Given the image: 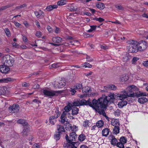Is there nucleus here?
Wrapping results in <instances>:
<instances>
[{"label": "nucleus", "mask_w": 148, "mask_h": 148, "mask_svg": "<svg viewBox=\"0 0 148 148\" xmlns=\"http://www.w3.org/2000/svg\"><path fill=\"white\" fill-rule=\"evenodd\" d=\"M36 36L38 38H40L41 36V33L40 32L37 31L35 34Z\"/></svg>", "instance_id": "55"}, {"label": "nucleus", "mask_w": 148, "mask_h": 148, "mask_svg": "<svg viewBox=\"0 0 148 148\" xmlns=\"http://www.w3.org/2000/svg\"><path fill=\"white\" fill-rule=\"evenodd\" d=\"M42 93L48 96L53 97L54 96H58L60 94L62 93L61 91H55L53 90H48L46 89L43 90Z\"/></svg>", "instance_id": "7"}, {"label": "nucleus", "mask_w": 148, "mask_h": 148, "mask_svg": "<svg viewBox=\"0 0 148 148\" xmlns=\"http://www.w3.org/2000/svg\"><path fill=\"white\" fill-rule=\"evenodd\" d=\"M136 32L138 34L142 35L143 36H145L147 33V32H145L144 29L143 28L137 29H136Z\"/></svg>", "instance_id": "20"}, {"label": "nucleus", "mask_w": 148, "mask_h": 148, "mask_svg": "<svg viewBox=\"0 0 148 148\" xmlns=\"http://www.w3.org/2000/svg\"><path fill=\"white\" fill-rule=\"evenodd\" d=\"M35 22L36 25L37 26V27L38 28H40V26L38 21L37 20H36L35 21Z\"/></svg>", "instance_id": "59"}, {"label": "nucleus", "mask_w": 148, "mask_h": 148, "mask_svg": "<svg viewBox=\"0 0 148 148\" xmlns=\"http://www.w3.org/2000/svg\"><path fill=\"white\" fill-rule=\"evenodd\" d=\"M94 20H95L96 21H98L99 22H101L103 21H104V19L101 17L97 18L96 17L94 18H93Z\"/></svg>", "instance_id": "43"}, {"label": "nucleus", "mask_w": 148, "mask_h": 148, "mask_svg": "<svg viewBox=\"0 0 148 148\" xmlns=\"http://www.w3.org/2000/svg\"><path fill=\"white\" fill-rule=\"evenodd\" d=\"M66 82V81L64 79H62L57 83L56 86L58 88L63 87L65 85Z\"/></svg>", "instance_id": "12"}, {"label": "nucleus", "mask_w": 148, "mask_h": 148, "mask_svg": "<svg viewBox=\"0 0 148 148\" xmlns=\"http://www.w3.org/2000/svg\"><path fill=\"white\" fill-rule=\"evenodd\" d=\"M4 31L6 35L8 36L9 37L10 36V30L8 28H5L4 29Z\"/></svg>", "instance_id": "47"}, {"label": "nucleus", "mask_w": 148, "mask_h": 148, "mask_svg": "<svg viewBox=\"0 0 148 148\" xmlns=\"http://www.w3.org/2000/svg\"><path fill=\"white\" fill-rule=\"evenodd\" d=\"M70 91L71 92V94L72 95H74L76 92V91L74 89H71Z\"/></svg>", "instance_id": "64"}, {"label": "nucleus", "mask_w": 148, "mask_h": 148, "mask_svg": "<svg viewBox=\"0 0 148 148\" xmlns=\"http://www.w3.org/2000/svg\"><path fill=\"white\" fill-rule=\"evenodd\" d=\"M14 23L16 27H20L21 25V24L17 22L14 21Z\"/></svg>", "instance_id": "62"}, {"label": "nucleus", "mask_w": 148, "mask_h": 148, "mask_svg": "<svg viewBox=\"0 0 148 148\" xmlns=\"http://www.w3.org/2000/svg\"><path fill=\"white\" fill-rule=\"evenodd\" d=\"M17 123L22 124L24 126H26L27 124V122L23 119H20L17 121Z\"/></svg>", "instance_id": "28"}, {"label": "nucleus", "mask_w": 148, "mask_h": 148, "mask_svg": "<svg viewBox=\"0 0 148 148\" xmlns=\"http://www.w3.org/2000/svg\"><path fill=\"white\" fill-rule=\"evenodd\" d=\"M119 126L114 127L113 129V132L114 134H117L119 133Z\"/></svg>", "instance_id": "32"}, {"label": "nucleus", "mask_w": 148, "mask_h": 148, "mask_svg": "<svg viewBox=\"0 0 148 148\" xmlns=\"http://www.w3.org/2000/svg\"><path fill=\"white\" fill-rule=\"evenodd\" d=\"M137 46L138 51H140L145 50L148 46L147 42L142 40L138 42Z\"/></svg>", "instance_id": "9"}, {"label": "nucleus", "mask_w": 148, "mask_h": 148, "mask_svg": "<svg viewBox=\"0 0 148 148\" xmlns=\"http://www.w3.org/2000/svg\"><path fill=\"white\" fill-rule=\"evenodd\" d=\"M139 59V58L136 57H134L132 60V64H135V63Z\"/></svg>", "instance_id": "53"}, {"label": "nucleus", "mask_w": 148, "mask_h": 148, "mask_svg": "<svg viewBox=\"0 0 148 148\" xmlns=\"http://www.w3.org/2000/svg\"><path fill=\"white\" fill-rule=\"evenodd\" d=\"M87 61L88 62H92L93 61V59L91 58L90 56H87L86 57Z\"/></svg>", "instance_id": "58"}, {"label": "nucleus", "mask_w": 148, "mask_h": 148, "mask_svg": "<svg viewBox=\"0 0 148 148\" xmlns=\"http://www.w3.org/2000/svg\"><path fill=\"white\" fill-rule=\"evenodd\" d=\"M130 58V56H125L123 57L122 60L123 62H127L129 61Z\"/></svg>", "instance_id": "34"}, {"label": "nucleus", "mask_w": 148, "mask_h": 148, "mask_svg": "<svg viewBox=\"0 0 148 148\" xmlns=\"http://www.w3.org/2000/svg\"><path fill=\"white\" fill-rule=\"evenodd\" d=\"M56 121V120L55 119V117L53 116V115L50 116L49 118V123L52 125H54L55 122Z\"/></svg>", "instance_id": "25"}, {"label": "nucleus", "mask_w": 148, "mask_h": 148, "mask_svg": "<svg viewBox=\"0 0 148 148\" xmlns=\"http://www.w3.org/2000/svg\"><path fill=\"white\" fill-rule=\"evenodd\" d=\"M129 45L127 47L128 51L130 53L137 52L138 50L137 44L138 42L134 40H130L129 41Z\"/></svg>", "instance_id": "3"}, {"label": "nucleus", "mask_w": 148, "mask_h": 148, "mask_svg": "<svg viewBox=\"0 0 148 148\" xmlns=\"http://www.w3.org/2000/svg\"><path fill=\"white\" fill-rule=\"evenodd\" d=\"M110 130L108 128H105L102 130V135L103 136H107L109 134Z\"/></svg>", "instance_id": "17"}, {"label": "nucleus", "mask_w": 148, "mask_h": 148, "mask_svg": "<svg viewBox=\"0 0 148 148\" xmlns=\"http://www.w3.org/2000/svg\"><path fill=\"white\" fill-rule=\"evenodd\" d=\"M90 27L91 28V29L92 30V31L95 30L96 27H97V25H90Z\"/></svg>", "instance_id": "63"}, {"label": "nucleus", "mask_w": 148, "mask_h": 148, "mask_svg": "<svg viewBox=\"0 0 148 148\" xmlns=\"http://www.w3.org/2000/svg\"><path fill=\"white\" fill-rule=\"evenodd\" d=\"M116 8L119 10H122L123 9V8L121 5L116 6Z\"/></svg>", "instance_id": "60"}, {"label": "nucleus", "mask_w": 148, "mask_h": 148, "mask_svg": "<svg viewBox=\"0 0 148 148\" xmlns=\"http://www.w3.org/2000/svg\"><path fill=\"white\" fill-rule=\"evenodd\" d=\"M84 64V66H85V68H91L92 67V65L88 62H85Z\"/></svg>", "instance_id": "49"}, {"label": "nucleus", "mask_w": 148, "mask_h": 148, "mask_svg": "<svg viewBox=\"0 0 148 148\" xmlns=\"http://www.w3.org/2000/svg\"><path fill=\"white\" fill-rule=\"evenodd\" d=\"M22 86L23 87H28L29 86V83L24 82L22 83Z\"/></svg>", "instance_id": "57"}, {"label": "nucleus", "mask_w": 148, "mask_h": 148, "mask_svg": "<svg viewBox=\"0 0 148 148\" xmlns=\"http://www.w3.org/2000/svg\"><path fill=\"white\" fill-rule=\"evenodd\" d=\"M121 111L119 109H117L116 110L114 114L115 115L119 116L121 113Z\"/></svg>", "instance_id": "50"}, {"label": "nucleus", "mask_w": 148, "mask_h": 148, "mask_svg": "<svg viewBox=\"0 0 148 148\" xmlns=\"http://www.w3.org/2000/svg\"><path fill=\"white\" fill-rule=\"evenodd\" d=\"M82 90L83 92H84L85 94H87L90 92V91H91V88L87 86L82 88Z\"/></svg>", "instance_id": "19"}, {"label": "nucleus", "mask_w": 148, "mask_h": 148, "mask_svg": "<svg viewBox=\"0 0 148 148\" xmlns=\"http://www.w3.org/2000/svg\"><path fill=\"white\" fill-rule=\"evenodd\" d=\"M120 142L124 144L127 143V140L125 137L122 136L120 138Z\"/></svg>", "instance_id": "36"}, {"label": "nucleus", "mask_w": 148, "mask_h": 148, "mask_svg": "<svg viewBox=\"0 0 148 148\" xmlns=\"http://www.w3.org/2000/svg\"><path fill=\"white\" fill-rule=\"evenodd\" d=\"M47 29L50 33H53V30L52 28L50 26L48 25L47 27Z\"/></svg>", "instance_id": "51"}, {"label": "nucleus", "mask_w": 148, "mask_h": 148, "mask_svg": "<svg viewBox=\"0 0 148 148\" xmlns=\"http://www.w3.org/2000/svg\"><path fill=\"white\" fill-rule=\"evenodd\" d=\"M67 1L66 0H60L57 2V5L59 6L64 5L67 3Z\"/></svg>", "instance_id": "31"}, {"label": "nucleus", "mask_w": 148, "mask_h": 148, "mask_svg": "<svg viewBox=\"0 0 148 148\" xmlns=\"http://www.w3.org/2000/svg\"><path fill=\"white\" fill-rule=\"evenodd\" d=\"M111 123L114 127L119 126L120 125L119 120L117 119L112 120L111 121Z\"/></svg>", "instance_id": "16"}, {"label": "nucleus", "mask_w": 148, "mask_h": 148, "mask_svg": "<svg viewBox=\"0 0 148 148\" xmlns=\"http://www.w3.org/2000/svg\"><path fill=\"white\" fill-rule=\"evenodd\" d=\"M74 87L75 89H81L82 87V85L81 84H76Z\"/></svg>", "instance_id": "37"}, {"label": "nucleus", "mask_w": 148, "mask_h": 148, "mask_svg": "<svg viewBox=\"0 0 148 148\" xmlns=\"http://www.w3.org/2000/svg\"><path fill=\"white\" fill-rule=\"evenodd\" d=\"M116 96L113 93H111L109 94L108 96H105L103 100V99L102 102L103 103V107H105L106 105L108 103L110 104L113 102L114 100L115 99Z\"/></svg>", "instance_id": "5"}, {"label": "nucleus", "mask_w": 148, "mask_h": 148, "mask_svg": "<svg viewBox=\"0 0 148 148\" xmlns=\"http://www.w3.org/2000/svg\"><path fill=\"white\" fill-rule=\"evenodd\" d=\"M39 87V86L38 84H35L32 87V88L34 89L38 88Z\"/></svg>", "instance_id": "61"}, {"label": "nucleus", "mask_w": 148, "mask_h": 148, "mask_svg": "<svg viewBox=\"0 0 148 148\" xmlns=\"http://www.w3.org/2000/svg\"><path fill=\"white\" fill-rule=\"evenodd\" d=\"M60 134L58 133L57 132H56V133L55 134L54 136V138L56 140H58L60 138Z\"/></svg>", "instance_id": "38"}, {"label": "nucleus", "mask_w": 148, "mask_h": 148, "mask_svg": "<svg viewBox=\"0 0 148 148\" xmlns=\"http://www.w3.org/2000/svg\"><path fill=\"white\" fill-rule=\"evenodd\" d=\"M12 5H13L10 4L1 7H0V11L4 10L12 6Z\"/></svg>", "instance_id": "35"}, {"label": "nucleus", "mask_w": 148, "mask_h": 148, "mask_svg": "<svg viewBox=\"0 0 148 148\" xmlns=\"http://www.w3.org/2000/svg\"><path fill=\"white\" fill-rule=\"evenodd\" d=\"M109 138L111 139L110 142L111 144L114 146L116 145L118 143V141L115 137L113 135H112L110 136Z\"/></svg>", "instance_id": "14"}, {"label": "nucleus", "mask_w": 148, "mask_h": 148, "mask_svg": "<svg viewBox=\"0 0 148 148\" xmlns=\"http://www.w3.org/2000/svg\"><path fill=\"white\" fill-rule=\"evenodd\" d=\"M57 132L58 133H61L62 132H64V127L61 125H57Z\"/></svg>", "instance_id": "15"}, {"label": "nucleus", "mask_w": 148, "mask_h": 148, "mask_svg": "<svg viewBox=\"0 0 148 148\" xmlns=\"http://www.w3.org/2000/svg\"><path fill=\"white\" fill-rule=\"evenodd\" d=\"M10 70L9 67L4 64L0 66V71L2 73H7Z\"/></svg>", "instance_id": "11"}, {"label": "nucleus", "mask_w": 148, "mask_h": 148, "mask_svg": "<svg viewBox=\"0 0 148 148\" xmlns=\"http://www.w3.org/2000/svg\"><path fill=\"white\" fill-rule=\"evenodd\" d=\"M3 62L4 65L8 67L13 66L14 62V60L12 57L8 55L3 57Z\"/></svg>", "instance_id": "6"}, {"label": "nucleus", "mask_w": 148, "mask_h": 148, "mask_svg": "<svg viewBox=\"0 0 148 148\" xmlns=\"http://www.w3.org/2000/svg\"><path fill=\"white\" fill-rule=\"evenodd\" d=\"M97 7L101 10L105 8L104 4L101 2H99L97 3L96 4Z\"/></svg>", "instance_id": "26"}, {"label": "nucleus", "mask_w": 148, "mask_h": 148, "mask_svg": "<svg viewBox=\"0 0 148 148\" xmlns=\"http://www.w3.org/2000/svg\"><path fill=\"white\" fill-rule=\"evenodd\" d=\"M72 107H73L72 104L69 103L68 105L64 107V109L65 111L68 112L72 109Z\"/></svg>", "instance_id": "23"}, {"label": "nucleus", "mask_w": 148, "mask_h": 148, "mask_svg": "<svg viewBox=\"0 0 148 148\" xmlns=\"http://www.w3.org/2000/svg\"><path fill=\"white\" fill-rule=\"evenodd\" d=\"M122 92L123 93V94H118L116 95L117 98L121 100H124L128 96L127 94H125L123 92V91Z\"/></svg>", "instance_id": "13"}, {"label": "nucleus", "mask_w": 148, "mask_h": 148, "mask_svg": "<svg viewBox=\"0 0 148 148\" xmlns=\"http://www.w3.org/2000/svg\"><path fill=\"white\" fill-rule=\"evenodd\" d=\"M109 88L110 90H115L117 89L116 86L113 84H110L109 85Z\"/></svg>", "instance_id": "39"}, {"label": "nucleus", "mask_w": 148, "mask_h": 148, "mask_svg": "<svg viewBox=\"0 0 148 148\" xmlns=\"http://www.w3.org/2000/svg\"><path fill=\"white\" fill-rule=\"evenodd\" d=\"M129 77L127 75H122L120 79L121 81L122 82H124L128 80Z\"/></svg>", "instance_id": "24"}, {"label": "nucleus", "mask_w": 148, "mask_h": 148, "mask_svg": "<svg viewBox=\"0 0 148 148\" xmlns=\"http://www.w3.org/2000/svg\"><path fill=\"white\" fill-rule=\"evenodd\" d=\"M77 127L75 125H73L70 126V130L73 132H75L77 130Z\"/></svg>", "instance_id": "40"}, {"label": "nucleus", "mask_w": 148, "mask_h": 148, "mask_svg": "<svg viewBox=\"0 0 148 148\" xmlns=\"http://www.w3.org/2000/svg\"><path fill=\"white\" fill-rule=\"evenodd\" d=\"M67 8L71 11H76L77 10L76 6H74L71 5H69L67 7Z\"/></svg>", "instance_id": "29"}, {"label": "nucleus", "mask_w": 148, "mask_h": 148, "mask_svg": "<svg viewBox=\"0 0 148 148\" xmlns=\"http://www.w3.org/2000/svg\"><path fill=\"white\" fill-rule=\"evenodd\" d=\"M137 87L134 85H131L128 86L125 90H123V92L127 94L129 97H134L136 95V94L134 93L137 89Z\"/></svg>", "instance_id": "4"}, {"label": "nucleus", "mask_w": 148, "mask_h": 148, "mask_svg": "<svg viewBox=\"0 0 148 148\" xmlns=\"http://www.w3.org/2000/svg\"><path fill=\"white\" fill-rule=\"evenodd\" d=\"M72 109V115H76L78 113L79 109L76 107H74Z\"/></svg>", "instance_id": "27"}, {"label": "nucleus", "mask_w": 148, "mask_h": 148, "mask_svg": "<svg viewBox=\"0 0 148 148\" xmlns=\"http://www.w3.org/2000/svg\"><path fill=\"white\" fill-rule=\"evenodd\" d=\"M65 138L67 142L64 143L63 146L64 148H66L69 146H75V144L76 142H73L75 141L77 139V135L75 132L70 133L69 137L68 135L66 134Z\"/></svg>", "instance_id": "2"}, {"label": "nucleus", "mask_w": 148, "mask_h": 148, "mask_svg": "<svg viewBox=\"0 0 148 148\" xmlns=\"http://www.w3.org/2000/svg\"><path fill=\"white\" fill-rule=\"evenodd\" d=\"M5 83H7L9 82L12 81L13 79L10 78H8L6 79H4Z\"/></svg>", "instance_id": "54"}, {"label": "nucleus", "mask_w": 148, "mask_h": 148, "mask_svg": "<svg viewBox=\"0 0 148 148\" xmlns=\"http://www.w3.org/2000/svg\"><path fill=\"white\" fill-rule=\"evenodd\" d=\"M26 6L27 5L25 3H24L21 5L17 6L16 8L17 9H20L23 8L24 7H26Z\"/></svg>", "instance_id": "48"}, {"label": "nucleus", "mask_w": 148, "mask_h": 148, "mask_svg": "<svg viewBox=\"0 0 148 148\" xmlns=\"http://www.w3.org/2000/svg\"><path fill=\"white\" fill-rule=\"evenodd\" d=\"M66 117L65 116H64L61 114L60 116V119H61V123H64L65 121H66Z\"/></svg>", "instance_id": "41"}, {"label": "nucleus", "mask_w": 148, "mask_h": 148, "mask_svg": "<svg viewBox=\"0 0 148 148\" xmlns=\"http://www.w3.org/2000/svg\"><path fill=\"white\" fill-rule=\"evenodd\" d=\"M54 31L57 34H59L60 33V29L58 27H56Z\"/></svg>", "instance_id": "56"}, {"label": "nucleus", "mask_w": 148, "mask_h": 148, "mask_svg": "<svg viewBox=\"0 0 148 148\" xmlns=\"http://www.w3.org/2000/svg\"><path fill=\"white\" fill-rule=\"evenodd\" d=\"M19 110V106L17 104H14L12 106H10L8 108L9 112L12 114L17 113Z\"/></svg>", "instance_id": "10"}, {"label": "nucleus", "mask_w": 148, "mask_h": 148, "mask_svg": "<svg viewBox=\"0 0 148 148\" xmlns=\"http://www.w3.org/2000/svg\"><path fill=\"white\" fill-rule=\"evenodd\" d=\"M28 130L27 128H25L24 129L23 132H22V133L24 135H27V134L28 132Z\"/></svg>", "instance_id": "52"}, {"label": "nucleus", "mask_w": 148, "mask_h": 148, "mask_svg": "<svg viewBox=\"0 0 148 148\" xmlns=\"http://www.w3.org/2000/svg\"><path fill=\"white\" fill-rule=\"evenodd\" d=\"M127 103L126 101L122 100L119 102L118 106L119 108H122L124 106H126Z\"/></svg>", "instance_id": "22"}, {"label": "nucleus", "mask_w": 148, "mask_h": 148, "mask_svg": "<svg viewBox=\"0 0 148 148\" xmlns=\"http://www.w3.org/2000/svg\"><path fill=\"white\" fill-rule=\"evenodd\" d=\"M86 138V136L84 134L80 135L78 137V139L80 141H83Z\"/></svg>", "instance_id": "33"}, {"label": "nucleus", "mask_w": 148, "mask_h": 148, "mask_svg": "<svg viewBox=\"0 0 148 148\" xmlns=\"http://www.w3.org/2000/svg\"><path fill=\"white\" fill-rule=\"evenodd\" d=\"M116 145L117 147H119V148H124L123 144L120 142L118 143H117Z\"/></svg>", "instance_id": "45"}, {"label": "nucleus", "mask_w": 148, "mask_h": 148, "mask_svg": "<svg viewBox=\"0 0 148 148\" xmlns=\"http://www.w3.org/2000/svg\"><path fill=\"white\" fill-rule=\"evenodd\" d=\"M96 100L95 99H94L92 101V102H91L90 99H88L87 101L83 99L81 100H79L80 106L84 105L89 106L92 108L93 107H94V105L95 104Z\"/></svg>", "instance_id": "8"}, {"label": "nucleus", "mask_w": 148, "mask_h": 148, "mask_svg": "<svg viewBox=\"0 0 148 148\" xmlns=\"http://www.w3.org/2000/svg\"><path fill=\"white\" fill-rule=\"evenodd\" d=\"M52 40L53 42L57 43H60L62 40V38L58 36L53 37Z\"/></svg>", "instance_id": "18"}, {"label": "nucleus", "mask_w": 148, "mask_h": 148, "mask_svg": "<svg viewBox=\"0 0 148 148\" xmlns=\"http://www.w3.org/2000/svg\"><path fill=\"white\" fill-rule=\"evenodd\" d=\"M96 124L97 127L99 128H100L103 126L104 125V122L102 120H99L97 122Z\"/></svg>", "instance_id": "30"}, {"label": "nucleus", "mask_w": 148, "mask_h": 148, "mask_svg": "<svg viewBox=\"0 0 148 148\" xmlns=\"http://www.w3.org/2000/svg\"><path fill=\"white\" fill-rule=\"evenodd\" d=\"M89 122L88 120H86L83 122V125L85 127H87L89 126L88 124Z\"/></svg>", "instance_id": "46"}, {"label": "nucleus", "mask_w": 148, "mask_h": 148, "mask_svg": "<svg viewBox=\"0 0 148 148\" xmlns=\"http://www.w3.org/2000/svg\"><path fill=\"white\" fill-rule=\"evenodd\" d=\"M73 106H80L79 101H73L72 103Z\"/></svg>", "instance_id": "44"}, {"label": "nucleus", "mask_w": 148, "mask_h": 148, "mask_svg": "<svg viewBox=\"0 0 148 148\" xmlns=\"http://www.w3.org/2000/svg\"><path fill=\"white\" fill-rule=\"evenodd\" d=\"M59 66L58 63H55L53 64L51 66H50L49 67L51 69L52 68H57Z\"/></svg>", "instance_id": "42"}, {"label": "nucleus", "mask_w": 148, "mask_h": 148, "mask_svg": "<svg viewBox=\"0 0 148 148\" xmlns=\"http://www.w3.org/2000/svg\"><path fill=\"white\" fill-rule=\"evenodd\" d=\"M148 101V99L146 97H143L139 98L138 100V101L141 104H143L146 102Z\"/></svg>", "instance_id": "21"}, {"label": "nucleus", "mask_w": 148, "mask_h": 148, "mask_svg": "<svg viewBox=\"0 0 148 148\" xmlns=\"http://www.w3.org/2000/svg\"><path fill=\"white\" fill-rule=\"evenodd\" d=\"M103 98L100 97L97 100H96L95 102V104L94 105L92 108L95 110L96 112H97L100 114H102L104 116L106 119L108 120V118L106 115V113L105 112V109L107 106L108 105H106V107H103L104 103L102 102Z\"/></svg>", "instance_id": "1"}]
</instances>
